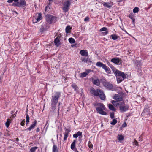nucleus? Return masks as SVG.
Here are the masks:
<instances>
[{"mask_svg": "<svg viewBox=\"0 0 152 152\" xmlns=\"http://www.w3.org/2000/svg\"><path fill=\"white\" fill-rule=\"evenodd\" d=\"M124 104L125 103L124 101L120 102V104L119 107L120 111L121 113L126 112L129 109V106L127 105L124 106Z\"/></svg>", "mask_w": 152, "mask_h": 152, "instance_id": "obj_7", "label": "nucleus"}, {"mask_svg": "<svg viewBox=\"0 0 152 152\" xmlns=\"http://www.w3.org/2000/svg\"><path fill=\"white\" fill-rule=\"evenodd\" d=\"M50 9V7L48 5L46 7L45 11V12L47 11V10H48V9Z\"/></svg>", "mask_w": 152, "mask_h": 152, "instance_id": "obj_49", "label": "nucleus"}, {"mask_svg": "<svg viewBox=\"0 0 152 152\" xmlns=\"http://www.w3.org/2000/svg\"><path fill=\"white\" fill-rule=\"evenodd\" d=\"M139 11V8L138 7H135L133 10V12L135 13H137Z\"/></svg>", "mask_w": 152, "mask_h": 152, "instance_id": "obj_35", "label": "nucleus"}, {"mask_svg": "<svg viewBox=\"0 0 152 152\" xmlns=\"http://www.w3.org/2000/svg\"><path fill=\"white\" fill-rule=\"evenodd\" d=\"M115 75L117 78L118 83L122 82L124 79L126 78V76L125 74L120 71H117Z\"/></svg>", "mask_w": 152, "mask_h": 152, "instance_id": "obj_4", "label": "nucleus"}, {"mask_svg": "<svg viewBox=\"0 0 152 152\" xmlns=\"http://www.w3.org/2000/svg\"><path fill=\"white\" fill-rule=\"evenodd\" d=\"M88 147L90 148H93V145L92 144L91 142L90 141H89L88 142Z\"/></svg>", "mask_w": 152, "mask_h": 152, "instance_id": "obj_40", "label": "nucleus"}, {"mask_svg": "<svg viewBox=\"0 0 152 152\" xmlns=\"http://www.w3.org/2000/svg\"><path fill=\"white\" fill-rule=\"evenodd\" d=\"M91 92L94 95L99 96L101 100H105L106 96L104 92L102 90L99 89H97L96 90L93 88L91 89Z\"/></svg>", "mask_w": 152, "mask_h": 152, "instance_id": "obj_3", "label": "nucleus"}, {"mask_svg": "<svg viewBox=\"0 0 152 152\" xmlns=\"http://www.w3.org/2000/svg\"><path fill=\"white\" fill-rule=\"evenodd\" d=\"M135 64L136 66V68L137 69V71L141 72V66H142V64L140 61H136L135 62Z\"/></svg>", "mask_w": 152, "mask_h": 152, "instance_id": "obj_11", "label": "nucleus"}, {"mask_svg": "<svg viewBox=\"0 0 152 152\" xmlns=\"http://www.w3.org/2000/svg\"><path fill=\"white\" fill-rule=\"evenodd\" d=\"M92 70H91V69H87L86 70V71L85 72H86V73L87 74V75H88V73H89L91 72Z\"/></svg>", "mask_w": 152, "mask_h": 152, "instance_id": "obj_43", "label": "nucleus"}, {"mask_svg": "<svg viewBox=\"0 0 152 152\" xmlns=\"http://www.w3.org/2000/svg\"><path fill=\"white\" fill-rule=\"evenodd\" d=\"M124 0H118L119 2H121L123 1Z\"/></svg>", "mask_w": 152, "mask_h": 152, "instance_id": "obj_62", "label": "nucleus"}, {"mask_svg": "<svg viewBox=\"0 0 152 152\" xmlns=\"http://www.w3.org/2000/svg\"><path fill=\"white\" fill-rule=\"evenodd\" d=\"M74 151H75V152H79L77 149H76Z\"/></svg>", "mask_w": 152, "mask_h": 152, "instance_id": "obj_61", "label": "nucleus"}, {"mask_svg": "<svg viewBox=\"0 0 152 152\" xmlns=\"http://www.w3.org/2000/svg\"><path fill=\"white\" fill-rule=\"evenodd\" d=\"M111 69L113 72H114L115 75H116V74L117 73L116 71H119L118 70L116 69L113 66H112V67H111Z\"/></svg>", "mask_w": 152, "mask_h": 152, "instance_id": "obj_38", "label": "nucleus"}, {"mask_svg": "<svg viewBox=\"0 0 152 152\" xmlns=\"http://www.w3.org/2000/svg\"><path fill=\"white\" fill-rule=\"evenodd\" d=\"M2 134V133L1 132H0V137L1 136Z\"/></svg>", "mask_w": 152, "mask_h": 152, "instance_id": "obj_63", "label": "nucleus"}, {"mask_svg": "<svg viewBox=\"0 0 152 152\" xmlns=\"http://www.w3.org/2000/svg\"><path fill=\"white\" fill-rule=\"evenodd\" d=\"M142 134L139 137V141H142L143 140V138L142 137Z\"/></svg>", "mask_w": 152, "mask_h": 152, "instance_id": "obj_47", "label": "nucleus"}, {"mask_svg": "<svg viewBox=\"0 0 152 152\" xmlns=\"http://www.w3.org/2000/svg\"><path fill=\"white\" fill-rule=\"evenodd\" d=\"M61 37V35L60 34L58 35L57 36V37L56 38H57L58 39H60Z\"/></svg>", "mask_w": 152, "mask_h": 152, "instance_id": "obj_54", "label": "nucleus"}, {"mask_svg": "<svg viewBox=\"0 0 152 152\" xmlns=\"http://www.w3.org/2000/svg\"><path fill=\"white\" fill-rule=\"evenodd\" d=\"M103 86L108 89L112 90L113 88V85L110 82H104L103 83Z\"/></svg>", "mask_w": 152, "mask_h": 152, "instance_id": "obj_10", "label": "nucleus"}, {"mask_svg": "<svg viewBox=\"0 0 152 152\" xmlns=\"http://www.w3.org/2000/svg\"><path fill=\"white\" fill-rule=\"evenodd\" d=\"M38 147H32L30 149V152H35V150L37 149Z\"/></svg>", "mask_w": 152, "mask_h": 152, "instance_id": "obj_31", "label": "nucleus"}, {"mask_svg": "<svg viewBox=\"0 0 152 152\" xmlns=\"http://www.w3.org/2000/svg\"><path fill=\"white\" fill-rule=\"evenodd\" d=\"M81 135V133H80V131H78L77 132V133H75L73 135V137L75 138H77L79 136Z\"/></svg>", "mask_w": 152, "mask_h": 152, "instance_id": "obj_26", "label": "nucleus"}, {"mask_svg": "<svg viewBox=\"0 0 152 152\" xmlns=\"http://www.w3.org/2000/svg\"><path fill=\"white\" fill-rule=\"evenodd\" d=\"M127 126V124L126 122H124L122 125V126L123 127H124Z\"/></svg>", "mask_w": 152, "mask_h": 152, "instance_id": "obj_51", "label": "nucleus"}, {"mask_svg": "<svg viewBox=\"0 0 152 152\" xmlns=\"http://www.w3.org/2000/svg\"><path fill=\"white\" fill-rule=\"evenodd\" d=\"M54 42L55 45L57 47H58L60 45V39H58L57 38H55Z\"/></svg>", "mask_w": 152, "mask_h": 152, "instance_id": "obj_19", "label": "nucleus"}, {"mask_svg": "<svg viewBox=\"0 0 152 152\" xmlns=\"http://www.w3.org/2000/svg\"><path fill=\"white\" fill-rule=\"evenodd\" d=\"M72 87L74 89V90L76 91H78V88L77 86V85H76L74 83L72 85H71Z\"/></svg>", "mask_w": 152, "mask_h": 152, "instance_id": "obj_27", "label": "nucleus"}, {"mask_svg": "<svg viewBox=\"0 0 152 152\" xmlns=\"http://www.w3.org/2000/svg\"><path fill=\"white\" fill-rule=\"evenodd\" d=\"M61 92H56L54 95L52 97L51 99V111H54L56 109V104L57 103L59 98L61 97Z\"/></svg>", "mask_w": 152, "mask_h": 152, "instance_id": "obj_1", "label": "nucleus"}, {"mask_svg": "<svg viewBox=\"0 0 152 152\" xmlns=\"http://www.w3.org/2000/svg\"><path fill=\"white\" fill-rule=\"evenodd\" d=\"M108 66L111 68V67H112L113 66L109 62L108 63Z\"/></svg>", "mask_w": 152, "mask_h": 152, "instance_id": "obj_55", "label": "nucleus"}, {"mask_svg": "<svg viewBox=\"0 0 152 152\" xmlns=\"http://www.w3.org/2000/svg\"><path fill=\"white\" fill-rule=\"evenodd\" d=\"M45 20L48 23L51 24L55 22L56 18L50 14H47L45 15Z\"/></svg>", "mask_w": 152, "mask_h": 152, "instance_id": "obj_6", "label": "nucleus"}, {"mask_svg": "<svg viewBox=\"0 0 152 152\" xmlns=\"http://www.w3.org/2000/svg\"><path fill=\"white\" fill-rule=\"evenodd\" d=\"M92 82L94 84L97 86H99L100 85V82L99 80L98 79H92Z\"/></svg>", "mask_w": 152, "mask_h": 152, "instance_id": "obj_18", "label": "nucleus"}, {"mask_svg": "<svg viewBox=\"0 0 152 152\" xmlns=\"http://www.w3.org/2000/svg\"><path fill=\"white\" fill-rule=\"evenodd\" d=\"M69 41L71 43H74L75 42V39L72 38H70L69 39Z\"/></svg>", "mask_w": 152, "mask_h": 152, "instance_id": "obj_34", "label": "nucleus"}, {"mask_svg": "<svg viewBox=\"0 0 152 152\" xmlns=\"http://www.w3.org/2000/svg\"><path fill=\"white\" fill-rule=\"evenodd\" d=\"M80 53L82 56H88V53L87 50H81L80 51Z\"/></svg>", "mask_w": 152, "mask_h": 152, "instance_id": "obj_17", "label": "nucleus"}, {"mask_svg": "<svg viewBox=\"0 0 152 152\" xmlns=\"http://www.w3.org/2000/svg\"><path fill=\"white\" fill-rule=\"evenodd\" d=\"M113 99L116 100L118 102L122 101L123 100V98L121 96L118 94H115L114 97Z\"/></svg>", "mask_w": 152, "mask_h": 152, "instance_id": "obj_13", "label": "nucleus"}, {"mask_svg": "<svg viewBox=\"0 0 152 152\" xmlns=\"http://www.w3.org/2000/svg\"><path fill=\"white\" fill-rule=\"evenodd\" d=\"M14 12L16 13V14H17V12H16V11H14Z\"/></svg>", "mask_w": 152, "mask_h": 152, "instance_id": "obj_64", "label": "nucleus"}, {"mask_svg": "<svg viewBox=\"0 0 152 152\" xmlns=\"http://www.w3.org/2000/svg\"><path fill=\"white\" fill-rule=\"evenodd\" d=\"M40 131V130L39 128H37L36 129V131L37 132H39Z\"/></svg>", "mask_w": 152, "mask_h": 152, "instance_id": "obj_57", "label": "nucleus"}, {"mask_svg": "<svg viewBox=\"0 0 152 152\" xmlns=\"http://www.w3.org/2000/svg\"><path fill=\"white\" fill-rule=\"evenodd\" d=\"M77 142L76 140H73L71 144V149L73 151H75L76 149H77L75 148L76 143Z\"/></svg>", "mask_w": 152, "mask_h": 152, "instance_id": "obj_16", "label": "nucleus"}, {"mask_svg": "<svg viewBox=\"0 0 152 152\" xmlns=\"http://www.w3.org/2000/svg\"><path fill=\"white\" fill-rule=\"evenodd\" d=\"M117 123V120L114 119L113 120V121L110 123V124L111 125H114L115 124Z\"/></svg>", "mask_w": 152, "mask_h": 152, "instance_id": "obj_39", "label": "nucleus"}, {"mask_svg": "<svg viewBox=\"0 0 152 152\" xmlns=\"http://www.w3.org/2000/svg\"><path fill=\"white\" fill-rule=\"evenodd\" d=\"M110 118L112 119H113L114 118V114L113 112L111 113L110 115Z\"/></svg>", "mask_w": 152, "mask_h": 152, "instance_id": "obj_42", "label": "nucleus"}, {"mask_svg": "<svg viewBox=\"0 0 152 152\" xmlns=\"http://www.w3.org/2000/svg\"><path fill=\"white\" fill-rule=\"evenodd\" d=\"M111 39L113 40H116L117 39L118 37H119V36L116 35V34H113L111 35Z\"/></svg>", "mask_w": 152, "mask_h": 152, "instance_id": "obj_24", "label": "nucleus"}, {"mask_svg": "<svg viewBox=\"0 0 152 152\" xmlns=\"http://www.w3.org/2000/svg\"><path fill=\"white\" fill-rule=\"evenodd\" d=\"M80 133H81V136H79V139H80V138H81L82 137V132H80Z\"/></svg>", "mask_w": 152, "mask_h": 152, "instance_id": "obj_58", "label": "nucleus"}, {"mask_svg": "<svg viewBox=\"0 0 152 152\" xmlns=\"http://www.w3.org/2000/svg\"><path fill=\"white\" fill-rule=\"evenodd\" d=\"M19 140V139L18 138H17L15 139V141L17 142Z\"/></svg>", "mask_w": 152, "mask_h": 152, "instance_id": "obj_59", "label": "nucleus"}, {"mask_svg": "<svg viewBox=\"0 0 152 152\" xmlns=\"http://www.w3.org/2000/svg\"><path fill=\"white\" fill-rule=\"evenodd\" d=\"M133 143L136 146H137L138 145V142H137L136 140L134 141Z\"/></svg>", "mask_w": 152, "mask_h": 152, "instance_id": "obj_50", "label": "nucleus"}, {"mask_svg": "<svg viewBox=\"0 0 152 152\" xmlns=\"http://www.w3.org/2000/svg\"><path fill=\"white\" fill-rule=\"evenodd\" d=\"M94 106L96 107L97 112L103 115H106L107 113L104 110H106V108L103 103H96L93 104Z\"/></svg>", "mask_w": 152, "mask_h": 152, "instance_id": "obj_2", "label": "nucleus"}, {"mask_svg": "<svg viewBox=\"0 0 152 152\" xmlns=\"http://www.w3.org/2000/svg\"><path fill=\"white\" fill-rule=\"evenodd\" d=\"M10 122V119H7V122L5 123L6 126L7 128H8L9 126Z\"/></svg>", "mask_w": 152, "mask_h": 152, "instance_id": "obj_30", "label": "nucleus"}, {"mask_svg": "<svg viewBox=\"0 0 152 152\" xmlns=\"http://www.w3.org/2000/svg\"><path fill=\"white\" fill-rule=\"evenodd\" d=\"M118 102V101H114L113 100L112 101V103L114 105H115L116 106H119L120 104V102Z\"/></svg>", "mask_w": 152, "mask_h": 152, "instance_id": "obj_21", "label": "nucleus"}, {"mask_svg": "<svg viewBox=\"0 0 152 152\" xmlns=\"http://www.w3.org/2000/svg\"><path fill=\"white\" fill-rule=\"evenodd\" d=\"M13 1V0H8L7 2L8 3H12Z\"/></svg>", "mask_w": 152, "mask_h": 152, "instance_id": "obj_56", "label": "nucleus"}, {"mask_svg": "<svg viewBox=\"0 0 152 152\" xmlns=\"http://www.w3.org/2000/svg\"><path fill=\"white\" fill-rule=\"evenodd\" d=\"M118 138L119 141H121L124 139V137L122 135H118Z\"/></svg>", "mask_w": 152, "mask_h": 152, "instance_id": "obj_32", "label": "nucleus"}, {"mask_svg": "<svg viewBox=\"0 0 152 152\" xmlns=\"http://www.w3.org/2000/svg\"><path fill=\"white\" fill-rule=\"evenodd\" d=\"M37 121L36 120L34 121L33 122V124L31 125V126L28 128L26 129L25 130H28L29 131H30L31 129L34 128L36 126L37 123Z\"/></svg>", "mask_w": 152, "mask_h": 152, "instance_id": "obj_15", "label": "nucleus"}, {"mask_svg": "<svg viewBox=\"0 0 152 152\" xmlns=\"http://www.w3.org/2000/svg\"><path fill=\"white\" fill-rule=\"evenodd\" d=\"M109 109L112 111H115V109L114 107L111 104H109L108 106Z\"/></svg>", "mask_w": 152, "mask_h": 152, "instance_id": "obj_28", "label": "nucleus"}, {"mask_svg": "<svg viewBox=\"0 0 152 152\" xmlns=\"http://www.w3.org/2000/svg\"><path fill=\"white\" fill-rule=\"evenodd\" d=\"M110 61L117 65H120L122 63L121 59L117 57H115L112 58Z\"/></svg>", "mask_w": 152, "mask_h": 152, "instance_id": "obj_9", "label": "nucleus"}, {"mask_svg": "<svg viewBox=\"0 0 152 152\" xmlns=\"http://www.w3.org/2000/svg\"><path fill=\"white\" fill-rule=\"evenodd\" d=\"M13 1L14 2L17 3V2H18V1H19V0H13Z\"/></svg>", "mask_w": 152, "mask_h": 152, "instance_id": "obj_60", "label": "nucleus"}, {"mask_svg": "<svg viewBox=\"0 0 152 152\" xmlns=\"http://www.w3.org/2000/svg\"><path fill=\"white\" fill-rule=\"evenodd\" d=\"M26 124L27 125L29 122V115L28 114H26Z\"/></svg>", "mask_w": 152, "mask_h": 152, "instance_id": "obj_37", "label": "nucleus"}, {"mask_svg": "<svg viewBox=\"0 0 152 152\" xmlns=\"http://www.w3.org/2000/svg\"><path fill=\"white\" fill-rule=\"evenodd\" d=\"M25 120L24 119L23 120V121H22L20 123V125L22 126H24L25 125Z\"/></svg>", "mask_w": 152, "mask_h": 152, "instance_id": "obj_45", "label": "nucleus"}, {"mask_svg": "<svg viewBox=\"0 0 152 152\" xmlns=\"http://www.w3.org/2000/svg\"><path fill=\"white\" fill-rule=\"evenodd\" d=\"M149 110L148 108H146L145 109H144L143 110L142 113H145L146 111H148V112H149Z\"/></svg>", "mask_w": 152, "mask_h": 152, "instance_id": "obj_48", "label": "nucleus"}, {"mask_svg": "<svg viewBox=\"0 0 152 152\" xmlns=\"http://www.w3.org/2000/svg\"><path fill=\"white\" fill-rule=\"evenodd\" d=\"M52 151L53 152H58L57 146L56 145H53V147Z\"/></svg>", "mask_w": 152, "mask_h": 152, "instance_id": "obj_25", "label": "nucleus"}, {"mask_svg": "<svg viewBox=\"0 0 152 152\" xmlns=\"http://www.w3.org/2000/svg\"><path fill=\"white\" fill-rule=\"evenodd\" d=\"M72 29V28L70 26H67L65 29L66 33L67 34L70 33V30Z\"/></svg>", "mask_w": 152, "mask_h": 152, "instance_id": "obj_23", "label": "nucleus"}, {"mask_svg": "<svg viewBox=\"0 0 152 152\" xmlns=\"http://www.w3.org/2000/svg\"><path fill=\"white\" fill-rule=\"evenodd\" d=\"M46 29L45 28H44L43 26H42L41 27L40 29V30L42 32H43L44 31L46 30Z\"/></svg>", "mask_w": 152, "mask_h": 152, "instance_id": "obj_41", "label": "nucleus"}, {"mask_svg": "<svg viewBox=\"0 0 152 152\" xmlns=\"http://www.w3.org/2000/svg\"><path fill=\"white\" fill-rule=\"evenodd\" d=\"M87 75V74L85 72L83 73H81L80 75V77L83 78L86 77Z\"/></svg>", "mask_w": 152, "mask_h": 152, "instance_id": "obj_29", "label": "nucleus"}, {"mask_svg": "<svg viewBox=\"0 0 152 152\" xmlns=\"http://www.w3.org/2000/svg\"><path fill=\"white\" fill-rule=\"evenodd\" d=\"M96 65L99 67H102L108 74H110L111 71L110 68L102 63L100 62H98L96 63Z\"/></svg>", "mask_w": 152, "mask_h": 152, "instance_id": "obj_5", "label": "nucleus"}, {"mask_svg": "<svg viewBox=\"0 0 152 152\" xmlns=\"http://www.w3.org/2000/svg\"><path fill=\"white\" fill-rule=\"evenodd\" d=\"M42 19V17L41 14V13H39L37 17V18H35V20L33 19V23H36L38 21H39L40 20H41Z\"/></svg>", "mask_w": 152, "mask_h": 152, "instance_id": "obj_14", "label": "nucleus"}, {"mask_svg": "<svg viewBox=\"0 0 152 152\" xmlns=\"http://www.w3.org/2000/svg\"><path fill=\"white\" fill-rule=\"evenodd\" d=\"M81 60L83 62L87 63L90 61V60L88 58H85L82 57Z\"/></svg>", "mask_w": 152, "mask_h": 152, "instance_id": "obj_22", "label": "nucleus"}, {"mask_svg": "<svg viewBox=\"0 0 152 152\" xmlns=\"http://www.w3.org/2000/svg\"><path fill=\"white\" fill-rule=\"evenodd\" d=\"M65 132H67L68 134H69V132H70L71 131L70 130L67 128H65Z\"/></svg>", "mask_w": 152, "mask_h": 152, "instance_id": "obj_46", "label": "nucleus"}, {"mask_svg": "<svg viewBox=\"0 0 152 152\" xmlns=\"http://www.w3.org/2000/svg\"><path fill=\"white\" fill-rule=\"evenodd\" d=\"M108 31V29L107 28L104 27L100 28L99 30L100 32H102L103 31Z\"/></svg>", "mask_w": 152, "mask_h": 152, "instance_id": "obj_36", "label": "nucleus"}, {"mask_svg": "<svg viewBox=\"0 0 152 152\" xmlns=\"http://www.w3.org/2000/svg\"><path fill=\"white\" fill-rule=\"evenodd\" d=\"M108 33V31H105V32H102L101 33V34H102V35H107Z\"/></svg>", "mask_w": 152, "mask_h": 152, "instance_id": "obj_44", "label": "nucleus"}, {"mask_svg": "<svg viewBox=\"0 0 152 152\" xmlns=\"http://www.w3.org/2000/svg\"><path fill=\"white\" fill-rule=\"evenodd\" d=\"M128 16L132 20L133 24H134L135 19L134 18V15L133 13H131L129 14Z\"/></svg>", "mask_w": 152, "mask_h": 152, "instance_id": "obj_20", "label": "nucleus"}, {"mask_svg": "<svg viewBox=\"0 0 152 152\" xmlns=\"http://www.w3.org/2000/svg\"><path fill=\"white\" fill-rule=\"evenodd\" d=\"M12 5L19 7H23L26 5V2L24 0H20L19 2L13 3Z\"/></svg>", "mask_w": 152, "mask_h": 152, "instance_id": "obj_8", "label": "nucleus"}, {"mask_svg": "<svg viewBox=\"0 0 152 152\" xmlns=\"http://www.w3.org/2000/svg\"><path fill=\"white\" fill-rule=\"evenodd\" d=\"M53 0H48V1H49V2L48 4V5H50L52 2H53Z\"/></svg>", "mask_w": 152, "mask_h": 152, "instance_id": "obj_53", "label": "nucleus"}, {"mask_svg": "<svg viewBox=\"0 0 152 152\" xmlns=\"http://www.w3.org/2000/svg\"><path fill=\"white\" fill-rule=\"evenodd\" d=\"M103 5L105 7L110 8L113 5V2H104L103 3Z\"/></svg>", "mask_w": 152, "mask_h": 152, "instance_id": "obj_12", "label": "nucleus"}, {"mask_svg": "<svg viewBox=\"0 0 152 152\" xmlns=\"http://www.w3.org/2000/svg\"><path fill=\"white\" fill-rule=\"evenodd\" d=\"M89 20V18L88 17H86L84 19V20L85 21H88Z\"/></svg>", "mask_w": 152, "mask_h": 152, "instance_id": "obj_52", "label": "nucleus"}, {"mask_svg": "<svg viewBox=\"0 0 152 152\" xmlns=\"http://www.w3.org/2000/svg\"><path fill=\"white\" fill-rule=\"evenodd\" d=\"M69 136V134L67 132H65L64 133V141H65L66 140L67 137Z\"/></svg>", "mask_w": 152, "mask_h": 152, "instance_id": "obj_33", "label": "nucleus"}]
</instances>
